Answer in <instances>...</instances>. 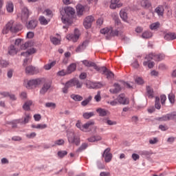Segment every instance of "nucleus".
Masks as SVG:
<instances>
[{"instance_id":"nucleus-1","label":"nucleus","mask_w":176,"mask_h":176,"mask_svg":"<svg viewBox=\"0 0 176 176\" xmlns=\"http://www.w3.org/2000/svg\"><path fill=\"white\" fill-rule=\"evenodd\" d=\"M19 31H20V28L14 24V21L11 20L3 28L1 32L3 35H6L9 34V32H19Z\"/></svg>"},{"instance_id":"nucleus-2","label":"nucleus","mask_w":176,"mask_h":176,"mask_svg":"<svg viewBox=\"0 0 176 176\" xmlns=\"http://www.w3.org/2000/svg\"><path fill=\"white\" fill-rule=\"evenodd\" d=\"M14 46L19 49V50H25L28 47H32L34 43L32 41H28L24 43V40L17 38L15 40Z\"/></svg>"},{"instance_id":"nucleus-3","label":"nucleus","mask_w":176,"mask_h":176,"mask_svg":"<svg viewBox=\"0 0 176 176\" xmlns=\"http://www.w3.org/2000/svg\"><path fill=\"white\" fill-rule=\"evenodd\" d=\"M76 126L78 129H80L81 131L88 133L89 131H91V129L94 127V122L89 121L87 123L82 125L80 121H78L76 124Z\"/></svg>"},{"instance_id":"nucleus-4","label":"nucleus","mask_w":176,"mask_h":176,"mask_svg":"<svg viewBox=\"0 0 176 176\" xmlns=\"http://www.w3.org/2000/svg\"><path fill=\"white\" fill-rule=\"evenodd\" d=\"M68 142L69 144H74L76 146L80 145V138L77 136L75 133L69 132L67 133Z\"/></svg>"},{"instance_id":"nucleus-5","label":"nucleus","mask_w":176,"mask_h":176,"mask_svg":"<svg viewBox=\"0 0 176 176\" xmlns=\"http://www.w3.org/2000/svg\"><path fill=\"white\" fill-rule=\"evenodd\" d=\"M100 34L103 35H108V36H118L119 35V30H115L112 28H104L100 30Z\"/></svg>"},{"instance_id":"nucleus-6","label":"nucleus","mask_w":176,"mask_h":176,"mask_svg":"<svg viewBox=\"0 0 176 176\" xmlns=\"http://www.w3.org/2000/svg\"><path fill=\"white\" fill-rule=\"evenodd\" d=\"M80 37V32L78 29L74 30V34H69L66 36V39L67 41H70L74 42V43L79 41V38Z\"/></svg>"},{"instance_id":"nucleus-7","label":"nucleus","mask_w":176,"mask_h":176,"mask_svg":"<svg viewBox=\"0 0 176 176\" xmlns=\"http://www.w3.org/2000/svg\"><path fill=\"white\" fill-rule=\"evenodd\" d=\"M164 54H156V53H150L146 56V60H155V61H162L164 60Z\"/></svg>"},{"instance_id":"nucleus-8","label":"nucleus","mask_w":176,"mask_h":176,"mask_svg":"<svg viewBox=\"0 0 176 176\" xmlns=\"http://www.w3.org/2000/svg\"><path fill=\"white\" fill-rule=\"evenodd\" d=\"M41 83H42L41 78L30 80L27 82L25 87L27 89H32L33 87H36V86H39Z\"/></svg>"},{"instance_id":"nucleus-9","label":"nucleus","mask_w":176,"mask_h":176,"mask_svg":"<svg viewBox=\"0 0 176 176\" xmlns=\"http://www.w3.org/2000/svg\"><path fill=\"white\" fill-rule=\"evenodd\" d=\"M96 20L94 19V16L90 15L87 16L83 21V25L86 30H89V28H91V25L93 24V22Z\"/></svg>"},{"instance_id":"nucleus-10","label":"nucleus","mask_w":176,"mask_h":176,"mask_svg":"<svg viewBox=\"0 0 176 176\" xmlns=\"http://www.w3.org/2000/svg\"><path fill=\"white\" fill-rule=\"evenodd\" d=\"M112 17L115 21L116 28H118V30H122V28H124L123 24H122V22L120 21V19H119V16L118 15V13L116 12L113 13Z\"/></svg>"},{"instance_id":"nucleus-11","label":"nucleus","mask_w":176,"mask_h":176,"mask_svg":"<svg viewBox=\"0 0 176 176\" xmlns=\"http://www.w3.org/2000/svg\"><path fill=\"white\" fill-rule=\"evenodd\" d=\"M98 72H100V74H102L103 75H106L107 79H112L113 78V73L112 72L108 70L107 67H99L98 69Z\"/></svg>"},{"instance_id":"nucleus-12","label":"nucleus","mask_w":176,"mask_h":176,"mask_svg":"<svg viewBox=\"0 0 176 176\" xmlns=\"http://www.w3.org/2000/svg\"><path fill=\"white\" fill-rule=\"evenodd\" d=\"M102 157L104 159L106 163H109L112 160V153H111V148H107L104 150Z\"/></svg>"},{"instance_id":"nucleus-13","label":"nucleus","mask_w":176,"mask_h":176,"mask_svg":"<svg viewBox=\"0 0 176 176\" xmlns=\"http://www.w3.org/2000/svg\"><path fill=\"white\" fill-rule=\"evenodd\" d=\"M96 112L98 114V116L102 118H104L105 116H109V115H111V112H109V111L105 109H102L101 107L96 109Z\"/></svg>"},{"instance_id":"nucleus-14","label":"nucleus","mask_w":176,"mask_h":176,"mask_svg":"<svg viewBox=\"0 0 176 176\" xmlns=\"http://www.w3.org/2000/svg\"><path fill=\"white\" fill-rule=\"evenodd\" d=\"M117 100L118 101L119 104H122V105H127L129 104V98H126L124 94H120L117 98Z\"/></svg>"},{"instance_id":"nucleus-15","label":"nucleus","mask_w":176,"mask_h":176,"mask_svg":"<svg viewBox=\"0 0 176 176\" xmlns=\"http://www.w3.org/2000/svg\"><path fill=\"white\" fill-rule=\"evenodd\" d=\"M123 3L120 0H111L110 9H116V8H122Z\"/></svg>"},{"instance_id":"nucleus-16","label":"nucleus","mask_w":176,"mask_h":176,"mask_svg":"<svg viewBox=\"0 0 176 176\" xmlns=\"http://www.w3.org/2000/svg\"><path fill=\"white\" fill-rule=\"evenodd\" d=\"M87 45H89V41L85 40L77 47L76 49V53H80V52H83V50L87 47Z\"/></svg>"},{"instance_id":"nucleus-17","label":"nucleus","mask_w":176,"mask_h":176,"mask_svg":"<svg viewBox=\"0 0 176 176\" xmlns=\"http://www.w3.org/2000/svg\"><path fill=\"white\" fill-rule=\"evenodd\" d=\"M85 6H82V4H78L76 6V14L78 17H82L83 14H85Z\"/></svg>"},{"instance_id":"nucleus-18","label":"nucleus","mask_w":176,"mask_h":176,"mask_svg":"<svg viewBox=\"0 0 176 176\" xmlns=\"http://www.w3.org/2000/svg\"><path fill=\"white\" fill-rule=\"evenodd\" d=\"M25 74L28 75H34V74H38V69L36 67L30 65L25 67Z\"/></svg>"},{"instance_id":"nucleus-19","label":"nucleus","mask_w":176,"mask_h":176,"mask_svg":"<svg viewBox=\"0 0 176 176\" xmlns=\"http://www.w3.org/2000/svg\"><path fill=\"white\" fill-rule=\"evenodd\" d=\"M38 25V21L36 19L30 20L27 24L26 27L28 30H34Z\"/></svg>"},{"instance_id":"nucleus-20","label":"nucleus","mask_w":176,"mask_h":176,"mask_svg":"<svg viewBox=\"0 0 176 176\" xmlns=\"http://www.w3.org/2000/svg\"><path fill=\"white\" fill-rule=\"evenodd\" d=\"M120 17L122 19V21H124L125 23L129 21V16L127 15V12L124 9H122L120 11Z\"/></svg>"},{"instance_id":"nucleus-21","label":"nucleus","mask_w":176,"mask_h":176,"mask_svg":"<svg viewBox=\"0 0 176 176\" xmlns=\"http://www.w3.org/2000/svg\"><path fill=\"white\" fill-rule=\"evenodd\" d=\"M28 17H30V11H28V8H23L21 13V20H23V21H25Z\"/></svg>"},{"instance_id":"nucleus-22","label":"nucleus","mask_w":176,"mask_h":176,"mask_svg":"<svg viewBox=\"0 0 176 176\" xmlns=\"http://www.w3.org/2000/svg\"><path fill=\"white\" fill-rule=\"evenodd\" d=\"M29 47L30 48L28 49L27 52L21 53V56L28 57V56H31V54H35V53H36V49L31 47Z\"/></svg>"},{"instance_id":"nucleus-23","label":"nucleus","mask_w":176,"mask_h":176,"mask_svg":"<svg viewBox=\"0 0 176 176\" xmlns=\"http://www.w3.org/2000/svg\"><path fill=\"white\" fill-rule=\"evenodd\" d=\"M64 12L65 14L68 16V17H72L74 14H75V9L72 7H66L64 9Z\"/></svg>"},{"instance_id":"nucleus-24","label":"nucleus","mask_w":176,"mask_h":176,"mask_svg":"<svg viewBox=\"0 0 176 176\" xmlns=\"http://www.w3.org/2000/svg\"><path fill=\"white\" fill-rule=\"evenodd\" d=\"M50 41L53 45H60L61 43V36L57 35V37L51 36Z\"/></svg>"},{"instance_id":"nucleus-25","label":"nucleus","mask_w":176,"mask_h":176,"mask_svg":"<svg viewBox=\"0 0 176 176\" xmlns=\"http://www.w3.org/2000/svg\"><path fill=\"white\" fill-rule=\"evenodd\" d=\"M20 48L15 47L13 45H11L9 47L8 53L11 56H14V54H17V52H19Z\"/></svg>"},{"instance_id":"nucleus-26","label":"nucleus","mask_w":176,"mask_h":176,"mask_svg":"<svg viewBox=\"0 0 176 176\" xmlns=\"http://www.w3.org/2000/svg\"><path fill=\"white\" fill-rule=\"evenodd\" d=\"M82 64H84V65H85L86 67H94V69H96V71H98L100 68V67L97 66L96 63L90 62L89 60H83Z\"/></svg>"},{"instance_id":"nucleus-27","label":"nucleus","mask_w":176,"mask_h":176,"mask_svg":"<svg viewBox=\"0 0 176 176\" xmlns=\"http://www.w3.org/2000/svg\"><path fill=\"white\" fill-rule=\"evenodd\" d=\"M176 117V112H173L170 114H166V116H164L161 120H173V119H175Z\"/></svg>"},{"instance_id":"nucleus-28","label":"nucleus","mask_w":176,"mask_h":176,"mask_svg":"<svg viewBox=\"0 0 176 176\" xmlns=\"http://www.w3.org/2000/svg\"><path fill=\"white\" fill-rule=\"evenodd\" d=\"M50 83L49 82H46L43 85V87L41 88V89L40 90V94H45L46 93H47V90H49L50 89Z\"/></svg>"},{"instance_id":"nucleus-29","label":"nucleus","mask_w":176,"mask_h":176,"mask_svg":"<svg viewBox=\"0 0 176 176\" xmlns=\"http://www.w3.org/2000/svg\"><path fill=\"white\" fill-rule=\"evenodd\" d=\"M6 10L8 13H13V10H14V6L12 1L6 3Z\"/></svg>"},{"instance_id":"nucleus-30","label":"nucleus","mask_w":176,"mask_h":176,"mask_svg":"<svg viewBox=\"0 0 176 176\" xmlns=\"http://www.w3.org/2000/svg\"><path fill=\"white\" fill-rule=\"evenodd\" d=\"M141 6H142V8H144L145 9H149V8L152 6V4L151 3V0H142L141 1Z\"/></svg>"},{"instance_id":"nucleus-31","label":"nucleus","mask_w":176,"mask_h":176,"mask_svg":"<svg viewBox=\"0 0 176 176\" xmlns=\"http://www.w3.org/2000/svg\"><path fill=\"white\" fill-rule=\"evenodd\" d=\"M155 12L159 16H163L164 14V7L163 6H159L155 9Z\"/></svg>"},{"instance_id":"nucleus-32","label":"nucleus","mask_w":176,"mask_h":176,"mask_svg":"<svg viewBox=\"0 0 176 176\" xmlns=\"http://www.w3.org/2000/svg\"><path fill=\"white\" fill-rule=\"evenodd\" d=\"M114 87L113 89H110V92L113 93V94H115L116 93H119V91H120L121 90V87H120V85L118 84V83H115L114 84Z\"/></svg>"},{"instance_id":"nucleus-33","label":"nucleus","mask_w":176,"mask_h":176,"mask_svg":"<svg viewBox=\"0 0 176 176\" xmlns=\"http://www.w3.org/2000/svg\"><path fill=\"white\" fill-rule=\"evenodd\" d=\"M164 39L166 41H173V39H176V34L175 33H168L164 36Z\"/></svg>"},{"instance_id":"nucleus-34","label":"nucleus","mask_w":176,"mask_h":176,"mask_svg":"<svg viewBox=\"0 0 176 176\" xmlns=\"http://www.w3.org/2000/svg\"><path fill=\"white\" fill-rule=\"evenodd\" d=\"M54 65H56V61H52L44 65L43 68L45 71H49L50 69H52Z\"/></svg>"},{"instance_id":"nucleus-35","label":"nucleus","mask_w":176,"mask_h":176,"mask_svg":"<svg viewBox=\"0 0 176 176\" xmlns=\"http://www.w3.org/2000/svg\"><path fill=\"white\" fill-rule=\"evenodd\" d=\"M31 105H32V100H28L23 104V108L25 111H30Z\"/></svg>"},{"instance_id":"nucleus-36","label":"nucleus","mask_w":176,"mask_h":176,"mask_svg":"<svg viewBox=\"0 0 176 176\" xmlns=\"http://www.w3.org/2000/svg\"><path fill=\"white\" fill-rule=\"evenodd\" d=\"M87 146H89V145L87 144V143H82L81 144V146L76 150V153H79L80 152H83V151H85V149L87 148Z\"/></svg>"},{"instance_id":"nucleus-37","label":"nucleus","mask_w":176,"mask_h":176,"mask_svg":"<svg viewBox=\"0 0 176 176\" xmlns=\"http://www.w3.org/2000/svg\"><path fill=\"white\" fill-rule=\"evenodd\" d=\"M70 97L74 101H82L83 100V97L80 95L72 94Z\"/></svg>"},{"instance_id":"nucleus-38","label":"nucleus","mask_w":176,"mask_h":176,"mask_svg":"<svg viewBox=\"0 0 176 176\" xmlns=\"http://www.w3.org/2000/svg\"><path fill=\"white\" fill-rule=\"evenodd\" d=\"M76 69V64L72 63L67 67V74H72Z\"/></svg>"},{"instance_id":"nucleus-39","label":"nucleus","mask_w":176,"mask_h":176,"mask_svg":"<svg viewBox=\"0 0 176 176\" xmlns=\"http://www.w3.org/2000/svg\"><path fill=\"white\" fill-rule=\"evenodd\" d=\"M142 38L144 39H148V38H152V32L150 31H146L142 33Z\"/></svg>"},{"instance_id":"nucleus-40","label":"nucleus","mask_w":176,"mask_h":176,"mask_svg":"<svg viewBox=\"0 0 176 176\" xmlns=\"http://www.w3.org/2000/svg\"><path fill=\"white\" fill-rule=\"evenodd\" d=\"M147 61H144L143 63V65H144V67H146V65H148V68H153V66L155 65V63L154 62H151V59H146Z\"/></svg>"},{"instance_id":"nucleus-41","label":"nucleus","mask_w":176,"mask_h":176,"mask_svg":"<svg viewBox=\"0 0 176 176\" xmlns=\"http://www.w3.org/2000/svg\"><path fill=\"white\" fill-rule=\"evenodd\" d=\"M101 136H93L88 138L89 142H96V141H101Z\"/></svg>"},{"instance_id":"nucleus-42","label":"nucleus","mask_w":176,"mask_h":176,"mask_svg":"<svg viewBox=\"0 0 176 176\" xmlns=\"http://www.w3.org/2000/svg\"><path fill=\"white\" fill-rule=\"evenodd\" d=\"M74 86L76 87V89H82L83 86V82H80L79 80L74 78Z\"/></svg>"},{"instance_id":"nucleus-43","label":"nucleus","mask_w":176,"mask_h":176,"mask_svg":"<svg viewBox=\"0 0 176 176\" xmlns=\"http://www.w3.org/2000/svg\"><path fill=\"white\" fill-rule=\"evenodd\" d=\"M38 20L42 25H47L49 23V21L45 16H40Z\"/></svg>"},{"instance_id":"nucleus-44","label":"nucleus","mask_w":176,"mask_h":176,"mask_svg":"<svg viewBox=\"0 0 176 176\" xmlns=\"http://www.w3.org/2000/svg\"><path fill=\"white\" fill-rule=\"evenodd\" d=\"M65 85H66L69 89V87H74V86H75V78L67 81Z\"/></svg>"},{"instance_id":"nucleus-45","label":"nucleus","mask_w":176,"mask_h":176,"mask_svg":"<svg viewBox=\"0 0 176 176\" xmlns=\"http://www.w3.org/2000/svg\"><path fill=\"white\" fill-rule=\"evenodd\" d=\"M93 97L89 96L87 99H85L81 102V105L82 107H86V105H88V104L90 102V101H91Z\"/></svg>"},{"instance_id":"nucleus-46","label":"nucleus","mask_w":176,"mask_h":176,"mask_svg":"<svg viewBox=\"0 0 176 176\" xmlns=\"http://www.w3.org/2000/svg\"><path fill=\"white\" fill-rule=\"evenodd\" d=\"M168 100L170 104H174L175 102V95L173 92L168 94Z\"/></svg>"},{"instance_id":"nucleus-47","label":"nucleus","mask_w":176,"mask_h":176,"mask_svg":"<svg viewBox=\"0 0 176 176\" xmlns=\"http://www.w3.org/2000/svg\"><path fill=\"white\" fill-rule=\"evenodd\" d=\"M103 122L104 123H107V124H108L109 126H115V124H117L116 121H112L109 119H104Z\"/></svg>"},{"instance_id":"nucleus-48","label":"nucleus","mask_w":176,"mask_h":176,"mask_svg":"<svg viewBox=\"0 0 176 176\" xmlns=\"http://www.w3.org/2000/svg\"><path fill=\"white\" fill-rule=\"evenodd\" d=\"M146 90L148 98H153V89L149 87H147Z\"/></svg>"},{"instance_id":"nucleus-49","label":"nucleus","mask_w":176,"mask_h":176,"mask_svg":"<svg viewBox=\"0 0 176 176\" xmlns=\"http://www.w3.org/2000/svg\"><path fill=\"white\" fill-rule=\"evenodd\" d=\"M46 108H51V109H56L57 105L54 102H47L45 103Z\"/></svg>"},{"instance_id":"nucleus-50","label":"nucleus","mask_w":176,"mask_h":176,"mask_svg":"<svg viewBox=\"0 0 176 176\" xmlns=\"http://www.w3.org/2000/svg\"><path fill=\"white\" fill-rule=\"evenodd\" d=\"M68 155V152L67 151H60L58 152V156L60 159H63L64 156H67Z\"/></svg>"},{"instance_id":"nucleus-51","label":"nucleus","mask_w":176,"mask_h":176,"mask_svg":"<svg viewBox=\"0 0 176 176\" xmlns=\"http://www.w3.org/2000/svg\"><path fill=\"white\" fill-rule=\"evenodd\" d=\"M155 107L156 109H160V108H162V105L160 104V98H159V97L155 98Z\"/></svg>"},{"instance_id":"nucleus-52","label":"nucleus","mask_w":176,"mask_h":176,"mask_svg":"<svg viewBox=\"0 0 176 176\" xmlns=\"http://www.w3.org/2000/svg\"><path fill=\"white\" fill-rule=\"evenodd\" d=\"M63 12L60 11V14L62 16V21L64 23V24H68L70 23L69 19L66 18L65 15H63Z\"/></svg>"},{"instance_id":"nucleus-53","label":"nucleus","mask_w":176,"mask_h":176,"mask_svg":"<svg viewBox=\"0 0 176 176\" xmlns=\"http://www.w3.org/2000/svg\"><path fill=\"white\" fill-rule=\"evenodd\" d=\"M94 115V112L84 113L82 116L84 119H90Z\"/></svg>"},{"instance_id":"nucleus-54","label":"nucleus","mask_w":176,"mask_h":176,"mask_svg":"<svg viewBox=\"0 0 176 176\" xmlns=\"http://www.w3.org/2000/svg\"><path fill=\"white\" fill-rule=\"evenodd\" d=\"M160 27V23L156 22L150 25L151 30H157Z\"/></svg>"},{"instance_id":"nucleus-55","label":"nucleus","mask_w":176,"mask_h":176,"mask_svg":"<svg viewBox=\"0 0 176 176\" xmlns=\"http://www.w3.org/2000/svg\"><path fill=\"white\" fill-rule=\"evenodd\" d=\"M9 65V62L3 60H0V67L5 68Z\"/></svg>"},{"instance_id":"nucleus-56","label":"nucleus","mask_w":176,"mask_h":176,"mask_svg":"<svg viewBox=\"0 0 176 176\" xmlns=\"http://www.w3.org/2000/svg\"><path fill=\"white\" fill-rule=\"evenodd\" d=\"M94 100L96 101V102H100L101 101V92L98 91L97 94L94 97Z\"/></svg>"},{"instance_id":"nucleus-57","label":"nucleus","mask_w":176,"mask_h":176,"mask_svg":"<svg viewBox=\"0 0 176 176\" xmlns=\"http://www.w3.org/2000/svg\"><path fill=\"white\" fill-rule=\"evenodd\" d=\"M135 80L138 85H144V79H142L141 77L136 78Z\"/></svg>"},{"instance_id":"nucleus-58","label":"nucleus","mask_w":176,"mask_h":176,"mask_svg":"<svg viewBox=\"0 0 176 176\" xmlns=\"http://www.w3.org/2000/svg\"><path fill=\"white\" fill-rule=\"evenodd\" d=\"M30 119H31V116H30V114H25L23 123H25V124L28 123V122H30Z\"/></svg>"},{"instance_id":"nucleus-59","label":"nucleus","mask_w":176,"mask_h":176,"mask_svg":"<svg viewBox=\"0 0 176 176\" xmlns=\"http://www.w3.org/2000/svg\"><path fill=\"white\" fill-rule=\"evenodd\" d=\"M47 125L46 124H37V129H40L41 130H43V129H46Z\"/></svg>"},{"instance_id":"nucleus-60","label":"nucleus","mask_w":176,"mask_h":176,"mask_svg":"<svg viewBox=\"0 0 176 176\" xmlns=\"http://www.w3.org/2000/svg\"><path fill=\"white\" fill-rule=\"evenodd\" d=\"M55 145H64V140L60 139L55 141Z\"/></svg>"},{"instance_id":"nucleus-61","label":"nucleus","mask_w":176,"mask_h":176,"mask_svg":"<svg viewBox=\"0 0 176 176\" xmlns=\"http://www.w3.org/2000/svg\"><path fill=\"white\" fill-rule=\"evenodd\" d=\"M132 159L135 162H137V160H138L140 159V155L137 153H133V154H132Z\"/></svg>"},{"instance_id":"nucleus-62","label":"nucleus","mask_w":176,"mask_h":176,"mask_svg":"<svg viewBox=\"0 0 176 176\" xmlns=\"http://www.w3.org/2000/svg\"><path fill=\"white\" fill-rule=\"evenodd\" d=\"M151 154L150 151H144L140 152L142 156H149Z\"/></svg>"},{"instance_id":"nucleus-63","label":"nucleus","mask_w":176,"mask_h":176,"mask_svg":"<svg viewBox=\"0 0 176 176\" xmlns=\"http://www.w3.org/2000/svg\"><path fill=\"white\" fill-rule=\"evenodd\" d=\"M66 74H67V72H65L64 70H60L57 73L58 76H65Z\"/></svg>"},{"instance_id":"nucleus-64","label":"nucleus","mask_w":176,"mask_h":176,"mask_svg":"<svg viewBox=\"0 0 176 176\" xmlns=\"http://www.w3.org/2000/svg\"><path fill=\"white\" fill-rule=\"evenodd\" d=\"M100 176H111V172H101Z\"/></svg>"}]
</instances>
